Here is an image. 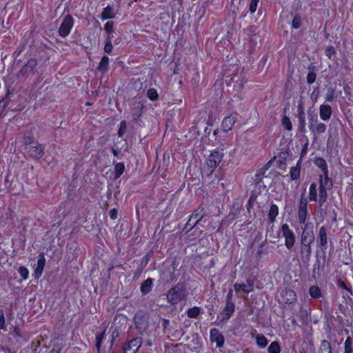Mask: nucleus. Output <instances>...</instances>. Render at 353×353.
Segmentation results:
<instances>
[{"mask_svg": "<svg viewBox=\"0 0 353 353\" xmlns=\"http://www.w3.org/2000/svg\"><path fill=\"white\" fill-rule=\"evenodd\" d=\"M45 264H46V259H45L43 254H40L39 259L37 261V266L34 272V276L36 279H39L41 276Z\"/></svg>", "mask_w": 353, "mask_h": 353, "instance_id": "obj_18", "label": "nucleus"}, {"mask_svg": "<svg viewBox=\"0 0 353 353\" xmlns=\"http://www.w3.org/2000/svg\"><path fill=\"white\" fill-rule=\"evenodd\" d=\"M153 279L148 278L141 285V292L143 294L145 295L148 294L152 287Z\"/></svg>", "mask_w": 353, "mask_h": 353, "instance_id": "obj_23", "label": "nucleus"}, {"mask_svg": "<svg viewBox=\"0 0 353 353\" xmlns=\"http://www.w3.org/2000/svg\"><path fill=\"white\" fill-rule=\"evenodd\" d=\"M352 340L348 336L345 341V353H352Z\"/></svg>", "mask_w": 353, "mask_h": 353, "instance_id": "obj_39", "label": "nucleus"}, {"mask_svg": "<svg viewBox=\"0 0 353 353\" xmlns=\"http://www.w3.org/2000/svg\"><path fill=\"white\" fill-rule=\"evenodd\" d=\"M237 120L236 114H232L230 116L225 117L222 122V128L223 131L228 132L232 130L234 124Z\"/></svg>", "mask_w": 353, "mask_h": 353, "instance_id": "obj_14", "label": "nucleus"}, {"mask_svg": "<svg viewBox=\"0 0 353 353\" xmlns=\"http://www.w3.org/2000/svg\"><path fill=\"white\" fill-rule=\"evenodd\" d=\"M6 353H12V352H11L10 350H7Z\"/></svg>", "mask_w": 353, "mask_h": 353, "instance_id": "obj_57", "label": "nucleus"}, {"mask_svg": "<svg viewBox=\"0 0 353 353\" xmlns=\"http://www.w3.org/2000/svg\"><path fill=\"white\" fill-rule=\"evenodd\" d=\"M112 153L114 156H117L118 154L117 151L114 148H112Z\"/></svg>", "mask_w": 353, "mask_h": 353, "instance_id": "obj_55", "label": "nucleus"}, {"mask_svg": "<svg viewBox=\"0 0 353 353\" xmlns=\"http://www.w3.org/2000/svg\"><path fill=\"white\" fill-rule=\"evenodd\" d=\"M314 241V234L313 224H305V225H303L302 234L301 236V243L303 246L307 248L308 252H310V245Z\"/></svg>", "mask_w": 353, "mask_h": 353, "instance_id": "obj_2", "label": "nucleus"}, {"mask_svg": "<svg viewBox=\"0 0 353 353\" xmlns=\"http://www.w3.org/2000/svg\"><path fill=\"white\" fill-rule=\"evenodd\" d=\"M125 165L123 163H117L114 165V178L119 179L124 172Z\"/></svg>", "mask_w": 353, "mask_h": 353, "instance_id": "obj_28", "label": "nucleus"}, {"mask_svg": "<svg viewBox=\"0 0 353 353\" xmlns=\"http://www.w3.org/2000/svg\"><path fill=\"white\" fill-rule=\"evenodd\" d=\"M126 128H127L126 122L125 121H121L119 131H118V136L119 137H122L123 136V134H125V132L126 131Z\"/></svg>", "mask_w": 353, "mask_h": 353, "instance_id": "obj_43", "label": "nucleus"}, {"mask_svg": "<svg viewBox=\"0 0 353 353\" xmlns=\"http://www.w3.org/2000/svg\"><path fill=\"white\" fill-rule=\"evenodd\" d=\"M104 338H105V332H103L100 334H97V337H96V347H97L98 351H99V350H100L101 342L103 341Z\"/></svg>", "mask_w": 353, "mask_h": 353, "instance_id": "obj_42", "label": "nucleus"}, {"mask_svg": "<svg viewBox=\"0 0 353 353\" xmlns=\"http://www.w3.org/2000/svg\"><path fill=\"white\" fill-rule=\"evenodd\" d=\"M314 163L316 166L322 170L323 172V177L328 176V168L325 161L321 157L316 158L314 161Z\"/></svg>", "mask_w": 353, "mask_h": 353, "instance_id": "obj_22", "label": "nucleus"}, {"mask_svg": "<svg viewBox=\"0 0 353 353\" xmlns=\"http://www.w3.org/2000/svg\"><path fill=\"white\" fill-rule=\"evenodd\" d=\"M113 22L109 21L107 22L104 26V30L109 34L108 35L110 36V34L112 33L113 31Z\"/></svg>", "mask_w": 353, "mask_h": 353, "instance_id": "obj_46", "label": "nucleus"}, {"mask_svg": "<svg viewBox=\"0 0 353 353\" xmlns=\"http://www.w3.org/2000/svg\"><path fill=\"white\" fill-rule=\"evenodd\" d=\"M325 54L329 59H334L336 54V50L333 46H327L325 48Z\"/></svg>", "mask_w": 353, "mask_h": 353, "instance_id": "obj_41", "label": "nucleus"}, {"mask_svg": "<svg viewBox=\"0 0 353 353\" xmlns=\"http://www.w3.org/2000/svg\"><path fill=\"white\" fill-rule=\"evenodd\" d=\"M318 353H332L330 343L327 341H323L320 345Z\"/></svg>", "mask_w": 353, "mask_h": 353, "instance_id": "obj_29", "label": "nucleus"}, {"mask_svg": "<svg viewBox=\"0 0 353 353\" xmlns=\"http://www.w3.org/2000/svg\"><path fill=\"white\" fill-rule=\"evenodd\" d=\"M201 313V308L196 306L188 310L187 314L190 318H196Z\"/></svg>", "mask_w": 353, "mask_h": 353, "instance_id": "obj_32", "label": "nucleus"}, {"mask_svg": "<svg viewBox=\"0 0 353 353\" xmlns=\"http://www.w3.org/2000/svg\"><path fill=\"white\" fill-rule=\"evenodd\" d=\"M281 301L287 304H292L296 301V294L292 290H285L281 293Z\"/></svg>", "mask_w": 353, "mask_h": 353, "instance_id": "obj_13", "label": "nucleus"}, {"mask_svg": "<svg viewBox=\"0 0 353 353\" xmlns=\"http://www.w3.org/2000/svg\"><path fill=\"white\" fill-rule=\"evenodd\" d=\"M74 25V20L70 15H67L63 20L59 29V34L61 37L68 36Z\"/></svg>", "mask_w": 353, "mask_h": 353, "instance_id": "obj_8", "label": "nucleus"}, {"mask_svg": "<svg viewBox=\"0 0 353 353\" xmlns=\"http://www.w3.org/2000/svg\"><path fill=\"white\" fill-rule=\"evenodd\" d=\"M113 50V46L111 41V37L110 35H108L105 39V44L104 46V51L110 54Z\"/></svg>", "mask_w": 353, "mask_h": 353, "instance_id": "obj_38", "label": "nucleus"}, {"mask_svg": "<svg viewBox=\"0 0 353 353\" xmlns=\"http://www.w3.org/2000/svg\"><path fill=\"white\" fill-rule=\"evenodd\" d=\"M268 353H280L281 347L277 341H273L268 348Z\"/></svg>", "mask_w": 353, "mask_h": 353, "instance_id": "obj_33", "label": "nucleus"}, {"mask_svg": "<svg viewBox=\"0 0 353 353\" xmlns=\"http://www.w3.org/2000/svg\"><path fill=\"white\" fill-rule=\"evenodd\" d=\"M14 332H16L17 334H19V332H18V330L17 329H15L14 330Z\"/></svg>", "mask_w": 353, "mask_h": 353, "instance_id": "obj_56", "label": "nucleus"}, {"mask_svg": "<svg viewBox=\"0 0 353 353\" xmlns=\"http://www.w3.org/2000/svg\"><path fill=\"white\" fill-rule=\"evenodd\" d=\"M309 294L310 296L313 299H319L322 296L321 289L316 285L310 288Z\"/></svg>", "mask_w": 353, "mask_h": 353, "instance_id": "obj_27", "label": "nucleus"}, {"mask_svg": "<svg viewBox=\"0 0 353 353\" xmlns=\"http://www.w3.org/2000/svg\"><path fill=\"white\" fill-rule=\"evenodd\" d=\"M110 217L112 219H115L117 217V211L115 209H112L110 212Z\"/></svg>", "mask_w": 353, "mask_h": 353, "instance_id": "obj_50", "label": "nucleus"}, {"mask_svg": "<svg viewBox=\"0 0 353 353\" xmlns=\"http://www.w3.org/2000/svg\"><path fill=\"white\" fill-rule=\"evenodd\" d=\"M338 286L342 289H345L347 291H350V289L347 287L346 284L343 281H339Z\"/></svg>", "mask_w": 353, "mask_h": 353, "instance_id": "obj_51", "label": "nucleus"}, {"mask_svg": "<svg viewBox=\"0 0 353 353\" xmlns=\"http://www.w3.org/2000/svg\"><path fill=\"white\" fill-rule=\"evenodd\" d=\"M147 97L151 100V101H157L159 98V94L156 89L154 88H150L147 91Z\"/></svg>", "mask_w": 353, "mask_h": 353, "instance_id": "obj_36", "label": "nucleus"}, {"mask_svg": "<svg viewBox=\"0 0 353 353\" xmlns=\"http://www.w3.org/2000/svg\"><path fill=\"white\" fill-rule=\"evenodd\" d=\"M319 115L321 120L328 121L332 115V108L327 104H322L319 108Z\"/></svg>", "mask_w": 353, "mask_h": 353, "instance_id": "obj_16", "label": "nucleus"}, {"mask_svg": "<svg viewBox=\"0 0 353 353\" xmlns=\"http://www.w3.org/2000/svg\"><path fill=\"white\" fill-rule=\"evenodd\" d=\"M37 65V61L34 59H30L21 68V72L27 74L32 72Z\"/></svg>", "mask_w": 353, "mask_h": 353, "instance_id": "obj_21", "label": "nucleus"}, {"mask_svg": "<svg viewBox=\"0 0 353 353\" xmlns=\"http://www.w3.org/2000/svg\"><path fill=\"white\" fill-rule=\"evenodd\" d=\"M316 80V74L314 72H310L307 76V81L308 83L311 84L314 83Z\"/></svg>", "mask_w": 353, "mask_h": 353, "instance_id": "obj_48", "label": "nucleus"}, {"mask_svg": "<svg viewBox=\"0 0 353 353\" xmlns=\"http://www.w3.org/2000/svg\"><path fill=\"white\" fill-rule=\"evenodd\" d=\"M223 157V153L217 150H213L207 160L208 166L214 170L221 163Z\"/></svg>", "mask_w": 353, "mask_h": 353, "instance_id": "obj_9", "label": "nucleus"}, {"mask_svg": "<svg viewBox=\"0 0 353 353\" xmlns=\"http://www.w3.org/2000/svg\"><path fill=\"white\" fill-rule=\"evenodd\" d=\"M300 128L303 129L305 128V119L303 114L300 113L299 115Z\"/></svg>", "mask_w": 353, "mask_h": 353, "instance_id": "obj_49", "label": "nucleus"}, {"mask_svg": "<svg viewBox=\"0 0 353 353\" xmlns=\"http://www.w3.org/2000/svg\"><path fill=\"white\" fill-rule=\"evenodd\" d=\"M290 178L292 180H296L300 176V168L296 165V167L292 168L290 171Z\"/></svg>", "mask_w": 353, "mask_h": 353, "instance_id": "obj_35", "label": "nucleus"}, {"mask_svg": "<svg viewBox=\"0 0 353 353\" xmlns=\"http://www.w3.org/2000/svg\"><path fill=\"white\" fill-rule=\"evenodd\" d=\"M301 18L299 17H294L292 20V27L295 29H297L301 26Z\"/></svg>", "mask_w": 353, "mask_h": 353, "instance_id": "obj_47", "label": "nucleus"}, {"mask_svg": "<svg viewBox=\"0 0 353 353\" xmlns=\"http://www.w3.org/2000/svg\"><path fill=\"white\" fill-rule=\"evenodd\" d=\"M169 323H170V322H169V321H168V320H164V321H163V325L164 326V327H167V325H169Z\"/></svg>", "mask_w": 353, "mask_h": 353, "instance_id": "obj_53", "label": "nucleus"}, {"mask_svg": "<svg viewBox=\"0 0 353 353\" xmlns=\"http://www.w3.org/2000/svg\"><path fill=\"white\" fill-rule=\"evenodd\" d=\"M319 241L321 246L323 247L327 245V231L325 227H321L319 232Z\"/></svg>", "mask_w": 353, "mask_h": 353, "instance_id": "obj_24", "label": "nucleus"}, {"mask_svg": "<svg viewBox=\"0 0 353 353\" xmlns=\"http://www.w3.org/2000/svg\"><path fill=\"white\" fill-rule=\"evenodd\" d=\"M332 95H327L326 100L327 101H331L332 100Z\"/></svg>", "mask_w": 353, "mask_h": 353, "instance_id": "obj_54", "label": "nucleus"}, {"mask_svg": "<svg viewBox=\"0 0 353 353\" xmlns=\"http://www.w3.org/2000/svg\"><path fill=\"white\" fill-rule=\"evenodd\" d=\"M309 212L307 210V200L306 198L301 196L297 210V219L300 225H305V224H311L308 222Z\"/></svg>", "mask_w": 353, "mask_h": 353, "instance_id": "obj_4", "label": "nucleus"}, {"mask_svg": "<svg viewBox=\"0 0 353 353\" xmlns=\"http://www.w3.org/2000/svg\"><path fill=\"white\" fill-rule=\"evenodd\" d=\"M18 272L23 280L28 279L29 276V271L26 268L20 266L18 269Z\"/></svg>", "mask_w": 353, "mask_h": 353, "instance_id": "obj_40", "label": "nucleus"}, {"mask_svg": "<svg viewBox=\"0 0 353 353\" xmlns=\"http://www.w3.org/2000/svg\"><path fill=\"white\" fill-rule=\"evenodd\" d=\"M332 187V181L328 177H319V202L321 206L327 199V192L326 190H330Z\"/></svg>", "mask_w": 353, "mask_h": 353, "instance_id": "obj_3", "label": "nucleus"}, {"mask_svg": "<svg viewBox=\"0 0 353 353\" xmlns=\"http://www.w3.org/2000/svg\"><path fill=\"white\" fill-rule=\"evenodd\" d=\"M234 311V304L233 302L226 301L224 310L221 314V319L223 321L228 320Z\"/></svg>", "mask_w": 353, "mask_h": 353, "instance_id": "obj_17", "label": "nucleus"}, {"mask_svg": "<svg viewBox=\"0 0 353 353\" xmlns=\"http://www.w3.org/2000/svg\"><path fill=\"white\" fill-rule=\"evenodd\" d=\"M26 149L31 157L39 159L43 154L44 147L41 144L32 142L28 145L27 141L26 142Z\"/></svg>", "mask_w": 353, "mask_h": 353, "instance_id": "obj_10", "label": "nucleus"}, {"mask_svg": "<svg viewBox=\"0 0 353 353\" xmlns=\"http://www.w3.org/2000/svg\"><path fill=\"white\" fill-rule=\"evenodd\" d=\"M282 237L285 239V245L290 250L296 242V236L293 230L287 223H282L280 228Z\"/></svg>", "mask_w": 353, "mask_h": 353, "instance_id": "obj_6", "label": "nucleus"}, {"mask_svg": "<svg viewBox=\"0 0 353 353\" xmlns=\"http://www.w3.org/2000/svg\"><path fill=\"white\" fill-rule=\"evenodd\" d=\"M115 18V12L114 11V8L110 6H108L107 7L104 8L101 14V19L103 21L108 20V19H112Z\"/></svg>", "mask_w": 353, "mask_h": 353, "instance_id": "obj_19", "label": "nucleus"}, {"mask_svg": "<svg viewBox=\"0 0 353 353\" xmlns=\"http://www.w3.org/2000/svg\"><path fill=\"white\" fill-rule=\"evenodd\" d=\"M279 214V208L276 204H272L268 213V219L271 223L275 221Z\"/></svg>", "mask_w": 353, "mask_h": 353, "instance_id": "obj_25", "label": "nucleus"}, {"mask_svg": "<svg viewBox=\"0 0 353 353\" xmlns=\"http://www.w3.org/2000/svg\"><path fill=\"white\" fill-rule=\"evenodd\" d=\"M141 339L134 338L123 347V353H136L141 345Z\"/></svg>", "mask_w": 353, "mask_h": 353, "instance_id": "obj_12", "label": "nucleus"}, {"mask_svg": "<svg viewBox=\"0 0 353 353\" xmlns=\"http://www.w3.org/2000/svg\"><path fill=\"white\" fill-rule=\"evenodd\" d=\"M0 330H6L4 312L2 310H0Z\"/></svg>", "mask_w": 353, "mask_h": 353, "instance_id": "obj_44", "label": "nucleus"}, {"mask_svg": "<svg viewBox=\"0 0 353 353\" xmlns=\"http://www.w3.org/2000/svg\"><path fill=\"white\" fill-rule=\"evenodd\" d=\"M253 338L255 339L257 346L261 349L265 348L268 344V339L261 334H254Z\"/></svg>", "mask_w": 353, "mask_h": 353, "instance_id": "obj_20", "label": "nucleus"}, {"mask_svg": "<svg viewBox=\"0 0 353 353\" xmlns=\"http://www.w3.org/2000/svg\"><path fill=\"white\" fill-rule=\"evenodd\" d=\"M309 199L312 201H317V185L313 183L309 188Z\"/></svg>", "mask_w": 353, "mask_h": 353, "instance_id": "obj_26", "label": "nucleus"}, {"mask_svg": "<svg viewBox=\"0 0 353 353\" xmlns=\"http://www.w3.org/2000/svg\"><path fill=\"white\" fill-rule=\"evenodd\" d=\"M234 289L239 296L246 299L248 294L254 290V285L250 281H247L246 283H235Z\"/></svg>", "mask_w": 353, "mask_h": 353, "instance_id": "obj_7", "label": "nucleus"}, {"mask_svg": "<svg viewBox=\"0 0 353 353\" xmlns=\"http://www.w3.org/2000/svg\"><path fill=\"white\" fill-rule=\"evenodd\" d=\"M232 293H233V291H232V289H230V290L228 291V292L227 298H226V301L232 302Z\"/></svg>", "mask_w": 353, "mask_h": 353, "instance_id": "obj_52", "label": "nucleus"}, {"mask_svg": "<svg viewBox=\"0 0 353 353\" xmlns=\"http://www.w3.org/2000/svg\"><path fill=\"white\" fill-rule=\"evenodd\" d=\"M210 339L212 341L216 342V346L219 347L224 343V337L216 328L210 330Z\"/></svg>", "mask_w": 353, "mask_h": 353, "instance_id": "obj_15", "label": "nucleus"}, {"mask_svg": "<svg viewBox=\"0 0 353 353\" xmlns=\"http://www.w3.org/2000/svg\"><path fill=\"white\" fill-rule=\"evenodd\" d=\"M134 321L137 329L141 334L147 332L150 327L152 328L154 327V325L152 323L154 321L148 314L143 312H137L134 316Z\"/></svg>", "mask_w": 353, "mask_h": 353, "instance_id": "obj_1", "label": "nucleus"}, {"mask_svg": "<svg viewBox=\"0 0 353 353\" xmlns=\"http://www.w3.org/2000/svg\"><path fill=\"white\" fill-rule=\"evenodd\" d=\"M185 297L183 286L177 285L171 288L167 293V299L171 304H176Z\"/></svg>", "mask_w": 353, "mask_h": 353, "instance_id": "obj_5", "label": "nucleus"}, {"mask_svg": "<svg viewBox=\"0 0 353 353\" xmlns=\"http://www.w3.org/2000/svg\"><path fill=\"white\" fill-rule=\"evenodd\" d=\"M319 123V122L316 114H311L309 116V129L310 131H314V127Z\"/></svg>", "mask_w": 353, "mask_h": 353, "instance_id": "obj_30", "label": "nucleus"}, {"mask_svg": "<svg viewBox=\"0 0 353 353\" xmlns=\"http://www.w3.org/2000/svg\"><path fill=\"white\" fill-rule=\"evenodd\" d=\"M259 0H250V12L251 13L255 12L256 10Z\"/></svg>", "mask_w": 353, "mask_h": 353, "instance_id": "obj_45", "label": "nucleus"}, {"mask_svg": "<svg viewBox=\"0 0 353 353\" xmlns=\"http://www.w3.org/2000/svg\"><path fill=\"white\" fill-rule=\"evenodd\" d=\"M326 125L323 123H319L315 127H314V131H312L313 133L321 134L325 132L326 130Z\"/></svg>", "mask_w": 353, "mask_h": 353, "instance_id": "obj_37", "label": "nucleus"}, {"mask_svg": "<svg viewBox=\"0 0 353 353\" xmlns=\"http://www.w3.org/2000/svg\"><path fill=\"white\" fill-rule=\"evenodd\" d=\"M281 124L285 130L291 131L292 129V125L290 119L285 115L283 116L281 119Z\"/></svg>", "mask_w": 353, "mask_h": 353, "instance_id": "obj_34", "label": "nucleus"}, {"mask_svg": "<svg viewBox=\"0 0 353 353\" xmlns=\"http://www.w3.org/2000/svg\"><path fill=\"white\" fill-rule=\"evenodd\" d=\"M109 63V58L107 56H103L98 66V70L101 72L106 71Z\"/></svg>", "mask_w": 353, "mask_h": 353, "instance_id": "obj_31", "label": "nucleus"}, {"mask_svg": "<svg viewBox=\"0 0 353 353\" xmlns=\"http://www.w3.org/2000/svg\"><path fill=\"white\" fill-rule=\"evenodd\" d=\"M205 214L206 211L205 210L204 208L201 206L199 207L190 216L187 225L191 227L195 226L198 222L205 216Z\"/></svg>", "mask_w": 353, "mask_h": 353, "instance_id": "obj_11", "label": "nucleus"}]
</instances>
